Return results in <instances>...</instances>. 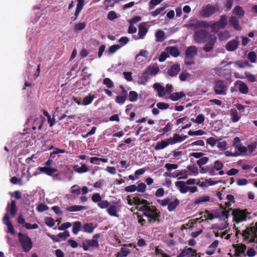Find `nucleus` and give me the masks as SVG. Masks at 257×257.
<instances>
[{"instance_id":"obj_1","label":"nucleus","mask_w":257,"mask_h":257,"mask_svg":"<svg viewBox=\"0 0 257 257\" xmlns=\"http://www.w3.org/2000/svg\"><path fill=\"white\" fill-rule=\"evenodd\" d=\"M138 204H142L140 207H136V209L143 213V215L148 218V222L150 223H154L156 221L160 222L159 218L161 213L155 206H151L150 203L147 200H136Z\"/></svg>"},{"instance_id":"obj_2","label":"nucleus","mask_w":257,"mask_h":257,"mask_svg":"<svg viewBox=\"0 0 257 257\" xmlns=\"http://www.w3.org/2000/svg\"><path fill=\"white\" fill-rule=\"evenodd\" d=\"M160 72V68L157 64L148 66L139 77L138 82L140 84L146 85L153 77H155Z\"/></svg>"},{"instance_id":"obj_3","label":"nucleus","mask_w":257,"mask_h":257,"mask_svg":"<svg viewBox=\"0 0 257 257\" xmlns=\"http://www.w3.org/2000/svg\"><path fill=\"white\" fill-rule=\"evenodd\" d=\"M19 241L25 252H29L33 247V242L30 237L27 234L22 232L18 234Z\"/></svg>"},{"instance_id":"obj_4","label":"nucleus","mask_w":257,"mask_h":257,"mask_svg":"<svg viewBox=\"0 0 257 257\" xmlns=\"http://www.w3.org/2000/svg\"><path fill=\"white\" fill-rule=\"evenodd\" d=\"M186 27L192 30H195L200 28L210 27V23L205 21H199L196 18H194L189 21Z\"/></svg>"},{"instance_id":"obj_5","label":"nucleus","mask_w":257,"mask_h":257,"mask_svg":"<svg viewBox=\"0 0 257 257\" xmlns=\"http://www.w3.org/2000/svg\"><path fill=\"white\" fill-rule=\"evenodd\" d=\"M214 92L217 95H225L227 89V82L223 80H217L214 82L213 87Z\"/></svg>"},{"instance_id":"obj_6","label":"nucleus","mask_w":257,"mask_h":257,"mask_svg":"<svg viewBox=\"0 0 257 257\" xmlns=\"http://www.w3.org/2000/svg\"><path fill=\"white\" fill-rule=\"evenodd\" d=\"M227 24V16L225 15H221L220 19L211 25L210 24V27L212 29V32L217 31L218 29H224Z\"/></svg>"},{"instance_id":"obj_7","label":"nucleus","mask_w":257,"mask_h":257,"mask_svg":"<svg viewBox=\"0 0 257 257\" xmlns=\"http://www.w3.org/2000/svg\"><path fill=\"white\" fill-rule=\"evenodd\" d=\"M211 35L205 30H199L194 34V39L197 43H204L209 39Z\"/></svg>"},{"instance_id":"obj_8","label":"nucleus","mask_w":257,"mask_h":257,"mask_svg":"<svg viewBox=\"0 0 257 257\" xmlns=\"http://www.w3.org/2000/svg\"><path fill=\"white\" fill-rule=\"evenodd\" d=\"M242 236L244 237V240H248L250 236L254 238H257V222L253 226L247 227L242 231Z\"/></svg>"},{"instance_id":"obj_9","label":"nucleus","mask_w":257,"mask_h":257,"mask_svg":"<svg viewBox=\"0 0 257 257\" xmlns=\"http://www.w3.org/2000/svg\"><path fill=\"white\" fill-rule=\"evenodd\" d=\"M197 256L200 257V255L197 253L196 249L186 246L178 255L177 257H194Z\"/></svg>"},{"instance_id":"obj_10","label":"nucleus","mask_w":257,"mask_h":257,"mask_svg":"<svg viewBox=\"0 0 257 257\" xmlns=\"http://www.w3.org/2000/svg\"><path fill=\"white\" fill-rule=\"evenodd\" d=\"M232 215L233 216V219L236 223L246 220V215L242 211L233 209H232Z\"/></svg>"},{"instance_id":"obj_11","label":"nucleus","mask_w":257,"mask_h":257,"mask_svg":"<svg viewBox=\"0 0 257 257\" xmlns=\"http://www.w3.org/2000/svg\"><path fill=\"white\" fill-rule=\"evenodd\" d=\"M99 246V245L98 241L95 240V239H85L82 241L81 245L85 251L88 250L89 247H95L96 248H98Z\"/></svg>"},{"instance_id":"obj_12","label":"nucleus","mask_w":257,"mask_h":257,"mask_svg":"<svg viewBox=\"0 0 257 257\" xmlns=\"http://www.w3.org/2000/svg\"><path fill=\"white\" fill-rule=\"evenodd\" d=\"M208 41L203 47V49L206 52H209L212 51L216 42V38L213 35H210Z\"/></svg>"},{"instance_id":"obj_13","label":"nucleus","mask_w":257,"mask_h":257,"mask_svg":"<svg viewBox=\"0 0 257 257\" xmlns=\"http://www.w3.org/2000/svg\"><path fill=\"white\" fill-rule=\"evenodd\" d=\"M216 12V8L214 6L208 5L202 10V16L204 18H208L214 14Z\"/></svg>"},{"instance_id":"obj_14","label":"nucleus","mask_w":257,"mask_h":257,"mask_svg":"<svg viewBox=\"0 0 257 257\" xmlns=\"http://www.w3.org/2000/svg\"><path fill=\"white\" fill-rule=\"evenodd\" d=\"M232 146L237 149L239 152V153L245 154L247 152V149L246 147L241 146L240 140L239 137H236L234 138L233 141Z\"/></svg>"},{"instance_id":"obj_15","label":"nucleus","mask_w":257,"mask_h":257,"mask_svg":"<svg viewBox=\"0 0 257 257\" xmlns=\"http://www.w3.org/2000/svg\"><path fill=\"white\" fill-rule=\"evenodd\" d=\"M232 246L235 249L234 255L236 256H239L242 254L244 253L246 249V246L243 243L233 244Z\"/></svg>"},{"instance_id":"obj_16","label":"nucleus","mask_w":257,"mask_h":257,"mask_svg":"<svg viewBox=\"0 0 257 257\" xmlns=\"http://www.w3.org/2000/svg\"><path fill=\"white\" fill-rule=\"evenodd\" d=\"M180 71V66L179 64H175L171 66L167 71V74L171 77H174L178 75Z\"/></svg>"},{"instance_id":"obj_17","label":"nucleus","mask_w":257,"mask_h":257,"mask_svg":"<svg viewBox=\"0 0 257 257\" xmlns=\"http://www.w3.org/2000/svg\"><path fill=\"white\" fill-rule=\"evenodd\" d=\"M239 45V41L236 39L232 40L228 42L225 46L226 49L229 52L235 51L237 49Z\"/></svg>"},{"instance_id":"obj_18","label":"nucleus","mask_w":257,"mask_h":257,"mask_svg":"<svg viewBox=\"0 0 257 257\" xmlns=\"http://www.w3.org/2000/svg\"><path fill=\"white\" fill-rule=\"evenodd\" d=\"M175 185L179 189L180 192L182 194L186 193L189 191V187L187 186L185 182L181 181L175 183Z\"/></svg>"},{"instance_id":"obj_19","label":"nucleus","mask_w":257,"mask_h":257,"mask_svg":"<svg viewBox=\"0 0 257 257\" xmlns=\"http://www.w3.org/2000/svg\"><path fill=\"white\" fill-rule=\"evenodd\" d=\"M131 252L130 249L127 248V244H123L120 248V251L116 254V257H125Z\"/></svg>"},{"instance_id":"obj_20","label":"nucleus","mask_w":257,"mask_h":257,"mask_svg":"<svg viewBox=\"0 0 257 257\" xmlns=\"http://www.w3.org/2000/svg\"><path fill=\"white\" fill-rule=\"evenodd\" d=\"M38 169L41 173H45L48 176H52L57 171V169L49 167H39Z\"/></svg>"},{"instance_id":"obj_21","label":"nucleus","mask_w":257,"mask_h":257,"mask_svg":"<svg viewBox=\"0 0 257 257\" xmlns=\"http://www.w3.org/2000/svg\"><path fill=\"white\" fill-rule=\"evenodd\" d=\"M84 5V0H77V6H76V11H75V12L74 14L75 17L73 19V21H75L77 20L81 11L83 9Z\"/></svg>"},{"instance_id":"obj_22","label":"nucleus","mask_w":257,"mask_h":257,"mask_svg":"<svg viewBox=\"0 0 257 257\" xmlns=\"http://www.w3.org/2000/svg\"><path fill=\"white\" fill-rule=\"evenodd\" d=\"M165 50L173 57H177L180 54L179 50L175 46L168 47Z\"/></svg>"},{"instance_id":"obj_23","label":"nucleus","mask_w":257,"mask_h":257,"mask_svg":"<svg viewBox=\"0 0 257 257\" xmlns=\"http://www.w3.org/2000/svg\"><path fill=\"white\" fill-rule=\"evenodd\" d=\"M169 145H171V143L168 138L166 140H162L161 142H158L155 147V149L156 150L164 149Z\"/></svg>"},{"instance_id":"obj_24","label":"nucleus","mask_w":257,"mask_h":257,"mask_svg":"<svg viewBox=\"0 0 257 257\" xmlns=\"http://www.w3.org/2000/svg\"><path fill=\"white\" fill-rule=\"evenodd\" d=\"M198 50L196 47L191 46L188 47L185 51V54L187 56L192 57L194 58L195 56L197 55Z\"/></svg>"},{"instance_id":"obj_25","label":"nucleus","mask_w":257,"mask_h":257,"mask_svg":"<svg viewBox=\"0 0 257 257\" xmlns=\"http://www.w3.org/2000/svg\"><path fill=\"white\" fill-rule=\"evenodd\" d=\"M153 87L158 91L160 97H164L166 94L165 88L159 83H155Z\"/></svg>"},{"instance_id":"obj_26","label":"nucleus","mask_w":257,"mask_h":257,"mask_svg":"<svg viewBox=\"0 0 257 257\" xmlns=\"http://www.w3.org/2000/svg\"><path fill=\"white\" fill-rule=\"evenodd\" d=\"M215 71L219 75L225 77L227 75H231V71L229 69H223L222 67H216Z\"/></svg>"},{"instance_id":"obj_27","label":"nucleus","mask_w":257,"mask_h":257,"mask_svg":"<svg viewBox=\"0 0 257 257\" xmlns=\"http://www.w3.org/2000/svg\"><path fill=\"white\" fill-rule=\"evenodd\" d=\"M218 241L217 240H214L208 247L207 250L206 251V253L208 255H212L213 254L218 245Z\"/></svg>"},{"instance_id":"obj_28","label":"nucleus","mask_w":257,"mask_h":257,"mask_svg":"<svg viewBox=\"0 0 257 257\" xmlns=\"http://www.w3.org/2000/svg\"><path fill=\"white\" fill-rule=\"evenodd\" d=\"M235 85H236L237 83H239V92L242 94H247L248 93L249 89L246 85L244 82H242L241 81H238L236 82Z\"/></svg>"},{"instance_id":"obj_29","label":"nucleus","mask_w":257,"mask_h":257,"mask_svg":"<svg viewBox=\"0 0 257 257\" xmlns=\"http://www.w3.org/2000/svg\"><path fill=\"white\" fill-rule=\"evenodd\" d=\"M148 30L144 24L142 23L139 26L138 35L140 39H144L145 36L146 35Z\"/></svg>"},{"instance_id":"obj_30","label":"nucleus","mask_w":257,"mask_h":257,"mask_svg":"<svg viewBox=\"0 0 257 257\" xmlns=\"http://www.w3.org/2000/svg\"><path fill=\"white\" fill-rule=\"evenodd\" d=\"M185 96V93L181 91L172 93L170 95V98L173 101H176Z\"/></svg>"},{"instance_id":"obj_31","label":"nucleus","mask_w":257,"mask_h":257,"mask_svg":"<svg viewBox=\"0 0 257 257\" xmlns=\"http://www.w3.org/2000/svg\"><path fill=\"white\" fill-rule=\"evenodd\" d=\"M210 196L207 195H203L195 198L194 200V204L195 205L199 204L204 202L210 201Z\"/></svg>"},{"instance_id":"obj_32","label":"nucleus","mask_w":257,"mask_h":257,"mask_svg":"<svg viewBox=\"0 0 257 257\" xmlns=\"http://www.w3.org/2000/svg\"><path fill=\"white\" fill-rule=\"evenodd\" d=\"M107 213L111 216L118 217L117 207L114 205L109 206L107 209Z\"/></svg>"},{"instance_id":"obj_33","label":"nucleus","mask_w":257,"mask_h":257,"mask_svg":"<svg viewBox=\"0 0 257 257\" xmlns=\"http://www.w3.org/2000/svg\"><path fill=\"white\" fill-rule=\"evenodd\" d=\"M83 209H86V207L81 205H72L66 208V210L69 212H76Z\"/></svg>"},{"instance_id":"obj_34","label":"nucleus","mask_w":257,"mask_h":257,"mask_svg":"<svg viewBox=\"0 0 257 257\" xmlns=\"http://www.w3.org/2000/svg\"><path fill=\"white\" fill-rule=\"evenodd\" d=\"M180 203V201L178 199L176 198L174 201L169 202L168 205V209L170 212L174 211L175 208L178 206Z\"/></svg>"},{"instance_id":"obj_35","label":"nucleus","mask_w":257,"mask_h":257,"mask_svg":"<svg viewBox=\"0 0 257 257\" xmlns=\"http://www.w3.org/2000/svg\"><path fill=\"white\" fill-rule=\"evenodd\" d=\"M229 23L233 26V27L236 30H240L241 28L239 26L238 20L234 16H231L229 19Z\"/></svg>"},{"instance_id":"obj_36","label":"nucleus","mask_w":257,"mask_h":257,"mask_svg":"<svg viewBox=\"0 0 257 257\" xmlns=\"http://www.w3.org/2000/svg\"><path fill=\"white\" fill-rule=\"evenodd\" d=\"M231 120L233 122H236L240 119V116L238 114L236 109L232 108L230 109Z\"/></svg>"},{"instance_id":"obj_37","label":"nucleus","mask_w":257,"mask_h":257,"mask_svg":"<svg viewBox=\"0 0 257 257\" xmlns=\"http://www.w3.org/2000/svg\"><path fill=\"white\" fill-rule=\"evenodd\" d=\"M95 98H96V96L95 95L89 94L84 98L82 103L83 105H89L92 102L93 99Z\"/></svg>"},{"instance_id":"obj_38","label":"nucleus","mask_w":257,"mask_h":257,"mask_svg":"<svg viewBox=\"0 0 257 257\" xmlns=\"http://www.w3.org/2000/svg\"><path fill=\"white\" fill-rule=\"evenodd\" d=\"M8 209H9L11 215L13 217H14L16 215L17 210L16 202L15 200L11 201L10 207L9 208V206H8Z\"/></svg>"},{"instance_id":"obj_39","label":"nucleus","mask_w":257,"mask_h":257,"mask_svg":"<svg viewBox=\"0 0 257 257\" xmlns=\"http://www.w3.org/2000/svg\"><path fill=\"white\" fill-rule=\"evenodd\" d=\"M156 41L157 42H162L166 39L165 33L162 30L158 31L156 34Z\"/></svg>"},{"instance_id":"obj_40","label":"nucleus","mask_w":257,"mask_h":257,"mask_svg":"<svg viewBox=\"0 0 257 257\" xmlns=\"http://www.w3.org/2000/svg\"><path fill=\"white\" fill-rule=\"evenodd\" d=\"M226 227L225 226H220L218 224H213L212 225L211 228L213 230V232L216 237L219 236V233L218 231L219 230H222L224 229Z\"/></svg>"},{"instance_id":"obj_41","label":"nucleus","mask_w":257,"mask_h":257,"mask_svg":"<svg viewBox=\"0 0 257 257\" xmlns=\"http://www.w3.org/2000/svg\"><path fill=\"white\" fill-rule=\"evenodd\" d=\"M138 199L139 200H144V199H142L138 196H135V197H133V198H131L130 196H127V203L130 205H133V204H134L136 206V207H140V206L142 205V204H138L136 202V200Z\"/></svg>"},{"instance_id":"obj_42","label":"nucleus","mask_w":257,"mask_h":257,"mask_svg":"<svg viewBox=\"0 0 257 257\" xmlns=\"http://www.w3.org/2000/svg\"><path fill=\"white\" fill-rule=\"evenodd\" d=\"M82 225L80 221H77L73 223L72 232L73 234H77L81 229Z\"/></svg>"},{"instance_id":"obj_43","label":"nucleus","mask_w":257,"mask_h":257,"mask_svg":"<svg viewBox=\"0 0 257 257\" xmlns=\"http://www.w3.org/2000/svg\"><path fill=\"white\" fill-rule=\"evenodd\" d=\"M73 169L75 171L79 174L85 173L88 171V169L85 164H82L79 168H77V166H75L73 167Z\"/></svg>"},{"instance_id":"obj_44","label":"nucleus","mask_w":257,"mask_h":257,"mask_svg":"<svg viewBox=\"0 0 257 257\" xmlns=\"http://www.w3.org/2000/svg\"><path fill=\"white\" fill-rule=\"evenodd\" d=\"M170 141L171 145H174L177 143L181 142V136L178 134H175L173 138L170 137L169 138Z\"/></svg>"},{"instance_id":"obj_45","label":"nucleus","mask_w":257,"mask_h":257,"mask_svg":"<svg viewBox=\"0 0 257 257\" xmlns=\"http://www.w3.org/2000/svg\"><path fill=\"white\" fill-rule=\"evenodd\" d=\"M233 14L239 17H243L244 15V11L242 7L239 6H236L233 9Z\"/></svg>"},{"instance_id":"obj_46","label":"nucleus","mask_w":257,"mask_h":257,"mask_svg":"<svg viewBox=\"0 0 257 257\" xmlns=\"http://www.w3.org/2000/svg\"><path fill=\"white\" fill-rule=\"evenodd\" d=\"M138 99V94L136 91H131L128 94V100L131 102H136Z\"/></svg>"},{"instance_id":"obj_47","label":"nucleus","mask_w":257,"mask_h":257,"mask_svg":"<svg viewBox=\"0 0 257 257\" xmlns=\"http://www.w3.org/2000/svg\"><path fill=\"white\" fill-rule=\"evenodd\" d=\"M94 228L92 226V224L86 223L83 225V230L84 232L91 233L93 231Z\"/></svg>"},{"instance_id":"obj_48","label":"nucleus","mask_w":257,"mask_h":257,"mask_svg":"<svg viewBox=\"0 0 257 257\" xmlns=\"http://www.w3.org/2000/svg\"><path fill=\"white\" fill-rule=\"evenodd\" d=\"M191 120L194 122L197 123L198 124H201L204 121L205 116L203 114H200L197 116L195 119L192 118Z\"/></svg>"},{"instance_id":"obj_49","label":"nucleus","mask_w":257,"mask_h":257,"mask_svg":"<svg viewBox=\"0 0 257 257\" xmlns=\"http://www.w3.org/2000/svg\"><path fill=\"white\" fill-rule=\"evenodd\" d=\"M257 147V142H254L253 143L248 145L246 147L247 149V151H248L249 153L247 154L246 153L245 154H244V155H248L251 153H252L256 148Z\"/></svg>"},{"instance_id":"obj_50","label":"nucleus","mask_w":257,"mask_h":257,"mask_svg":"<svg viewBox=\"0 0 257 257\" xmlns=\"http://www.w3.org/2000/svg\"><path fill=\"white\" fill-rule=\"evenodd\" d=\"M234 64L235 65H237L239 68H243L245 67H251V65H250L248 61L247 60L244 61L243 62H241L240 61H236L235 62Z\"/></svg>"},{"instance_id":"obj_51","label":"nucleus","mask_w":257,"mask_h":257,"mask_svg":"<svg viewBox=\"0 0 257 257\" xmlns=\"http://www.w3.org/2000/svg\"><path fill=\"white\" fill-rule=\"evenodd\" d=\"M97 205L101 209L107 208L109 206V202L107 200H101L97 203Z\"/></svg>"},{"instance_id":"obj_52","label":"nucleus","mask_w":257,"mask_h":257,"mask_svg":"<svg viewBox=\"0 0 257 257\" xmlns=\"http://www.w3.org/2000/svg\"><path fill=\"white\" fill-rule=\"evenodd\" d=\"M247 57L251 63H255L256 62V55L254 51L249 52Z\"/></svg>"},{"instance_id":"obj_53","label":"nucleus","mask_w":257,"mask_h":257,"mask_svg":"<svg viewBox=\"0 0 257 257\" xmlns=\"http://www.w3.org/2000/svg\"><path fill=\"white\" fill-rule=\"evenodd\" d=\"M49 209V207L45 204L41 203L37 207V210L38 212H42Z\"/></svg>"},{"instance_id":"obj_54","label":"nucleus","mask_w":257,"mask_h":257,"mask_svg":"<svg viewBox=\"0 0 257 257\" xmlns=\"http://www.w3.org/2000/svg\"><path fill=\"white\" fill-rule=\"evenodd\" d=\"M176 177H178V179H186L188 178V175L187 174V171L184 170H182L180 171L176 175Z\"/></svg>"},{"instance_id":"obj_55","label":"nucleus","mask_w":257,"mask_h":257,"mask_svg":"<svg viewBox=\"0 0 257 257\" xmlns=\"http://www.w3.org/2000/svg\"><path fill=\"white\" fill-rule=\"evenodd\" d=\"M103 83L109 88H112L114 87L113 82L109 78H104L103 79Z\"/></svg>"},{"instance_id":"obj_56","label":"nucleus","mask_w":257,"mask_h":257,"mask_svg":"<svg viewBox=\"0 0 257 257\" xmlns=\"http://www.w3.org/2000/svg\"><path fill=\"white\" fill-rule=\"evenodd\" d=\"M70 192L72 194L79 195L80 194V189L78 185H74L71 187Z\"/></svg>"},{"instance_id":"obj_57","label":"nucleus","mask_w":257,"mask_h":257,"mask_svg":"<svg viewBox=\"0 0 257 257\" xmlns=\"http://www.w3.org/2000/svg\"><path fill=\"white\" fill-rule=\"evenodd\" d=\"M166 7H162L157 9L155 11L151 12V15L153 17H156L159 14H160L164 10Z\"/></svg>"},{"instance_id":"obj_58","label":"nucleus","mask_w":257,"mask_h":257,"mask_svg":"<svg viewBox=\"0 0 257 257\" xmlns=\"http://www.w3.org/2000/svg\"><path fill=\"white\" fill-rule=\"evenodd\" d=\"M58 236L59 239L61 238L63 240H65L68 237L70 236V233L68 231L66 230L63 232L59 233Z\"/></svg>"},{"instance_id":"obj_59","label":"nucleus","mask_w":257,"mask_h":257,"mask_svg":"<svg viewBox=\"0 0 257 257\" xmlns=\"http://www.w3.org/2000/svg\"><path fill=\"white\" fill-rule=\"evenodd\" d=\"M185 64L186 65H191L194 63V58L192 57L187 56L185 54L184 59Z\"/></svg>"},{"instance_id":"obj_60","label":"nucleus","mask_w":257,"mask_h":257,"mask_svg":"<svg viewBox=\"0 0 257 257\" xmlns=\"http://www.w3.org/2000/svg\"><path fill=\"white\" fill-rule=\"evenodd\" d=\"M10 182L13 184H19L20 186H22L23 185V182L21 179L18 178L17 177H13L10 179Z\"/></svg>"},{"instance_id":"obj_61","label":"nucleus","mask_w":257,"mask_h":257,"mask_svg":"<svg viewBox=\"0 0 257 257\" xmlns=\"http://www.w3.org/2000/svg\"><path fill=\"white\" fill-rule=\"evenodd\" d=\"M127 97L123 95L116 96L115 102L119 104H122L126 101Z\"/></svg>"},{"instance_id":"obj_62","label":"nucleus","mask_w":257,"mask_h":257,"mask_svg":"<svg viewBox=\"0 0 257 257\" xmlns=\"http://www.w3.org/2000/svg\"><path fill=\"white\" fill-rule=\"evenodd\" d=\"M85 27L86 23L85 22H80L75 25L74 30L76 31H81L83 30Z\"/></svg>"},{"instance_id":"obj_63","label":"nucleus","mask_w":257,"mask_h":257,"mask_svg":"<svg viewBox=\"0 0 257 257\" xmlns=\"http://www.w3.org/2000/svg\"><path fill=\"white\" fill-rule=\"evenodd\" d=\"M208 160L209 159L208 157H202L197 160V164L200 166V167H201L202 166L206 164L208 162Z\"/></svg>"},{"instance_id":"obj_64","label":"nucleus","mask_w":257,"mask_h":257,"mask_svg":"<svg viewBox=\"0 0 257 257\" xmlns=\"http://www.w3.org/2000/svg\"><path fill=\"white\" fill-rule=\"evenodd\" d=\"M157 108L161 110L167 109L169 107V104L167 103L160 102L156 104Z\"/></svg>"}]
</instances>
